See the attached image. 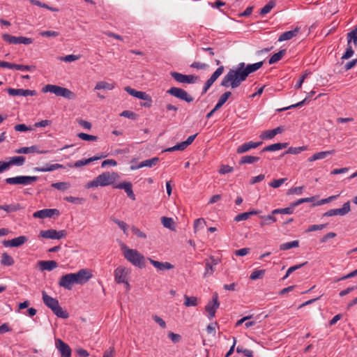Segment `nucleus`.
I'll use <instances>...</instances> for the list:
<instances>
[{
	"label": "nucleus",
	"mask_w": 357,
	"mask_h": 357,
	"mask_svg": "<svg viewBox=\"0 0 357 357\" xmlns=\"http://www.w3.org/2000/svg\"><path fill=\"white\" fill-rule=\"evenodd\" d=\"M326 224H321V225H312L309 226L307 229L306 230L307 232H311L317 230H321L324 229L326 227Z\"/></svg>",
	"instance_id": "69168bd1"
},
{
	"label": "nucleus",
	"mask_w": 357,
	"mask_h": 357,
	"mask_svg": "<svg viewBox=\"0 0 357 357\" xmlns=\"http://www.w3.org/2000/svg\"><path fill=\"white\" fill-rule=\"evenodd\" d=\"M231 96V91H226L219 98L218 101V104L220 105V106H222L228 100V98Z\"/></svg>",
	"instance_id": "052dcab7"
},
{
	"label": "nucleus",
	"mask_w": 357,
	"mask_h": 357,
	"mask_svg": "<svg viewBox=\"0 0 357 357\" xmlns=\"http://www.w3.org/2000/svg\"><path fill=\"white\" fill-rule=\"evenodd\" d=\"M128 271L126 268L119 266L114 271V278L116 282L121 284L124 283L126 280Z\"/></svg>",
	"instance_id": "5701e85b"
},
{
	"label": "nucleus",
	"mask_w": 357,
	"mask_h": 357,
	"mask_svg": "<svg viewBox=\"0 0 357 357\" xmlns=\"http://www.w3.org/2000/svg\"><path fill=\"white\" fill-rule=\"evenodd\" d=\"M28 238L25 236H20L11 240H3L2 244L5 247H20L26 243Z\"/></svg>",
	"instance_id": "dca6fc26"
},
{
	"label": "nucleus",
	"mask_w": 357,
	"mask_h": 357,
	"mask_svg": "<svg viewBox=\"0 0 357 357\" xmlns=\"http://www.w3.org/2000/svg\"><path fill=\"white\" fill-rule=\"evenodd\" d=\"M120 116L130 119H136L137 114L130 110H124L120 114Z\"/></svg>",
	"instance_id": "0e129e2a"
},
{
	"label": "nucleus",
	"mask_w": 357,
	"mask_h": 357,
	"mask_svg": "<svg viewBox=\"0 0 357 357\" xmlns=\"http://www.w3.org/2000/svg\"><path fill=\"white\" fill-rule=\"evenodd\" d=\"M204 262L205 272L204 273V277H208L213 275L215 271L213 266L218 265L220 262V259L215 258L213 256H211L208 259H206Z\"/></svg>",
	"instance_id": "4468645a"
},
{
	"label": "nucleus",
	"mask_w": 357,
	"mask_h": 357,
	"mask_svg": "<svg viewBox=\"0 0 357 357\" xmlns=\"http://www.w3.org/2000/svg\"><path fill=\"white\" fill-rule=\"evenodd\" d=\"M295 206H293V202L290 204L289 207L284 208H277L272 211L273 215L277 214H292L294 212V208Z\"/></svg>",
	"instance_id": "4c0bfd02"
},
{
	"label": "nucleus",
	"mask_w": 357,
	"mask_h": 357,
	"mask_svg": "<svg viewBox=\"0 0 357 357\" xmlns=\"http://www.w3.org/2000/svg\"><path fill=\"white\" fill-rule=\"evenodd\" d=\"M38 266L41 271H51L57 267V262L54 260L39 261Z\"/></svg>",
	"instance_id": "a878e982"
},
{
	"label": "nucleus",
	"mask_w": 357,
	"mask_h": 357,
	"mask_svg": "<svg viewBox=\"0 0 357 357\" xmlns=\"http://www.w3.org/2000/svg\"><path fill=\"white\" fill-rule=\"evenodd\" d=\"M299 246V241L298 240L293 241L291 242H287L282 243L280 245V250H287L291 248H298Z\"/></svg>",
	"instance_id": "37998d69"
},
{
	"label": "nucleus",
	"mask_w": 357,
	"mask_h": 357,
	"mask_svg": "<svg viewBox=\"0 0 357 357\" xmlns=\"http://www.w3.org/2000/svg\"><path fill=\"white\" fill-rule=\"evenodd\" d=\"M105 157H106V155H100L99 156L95 155V156L89 158L88 159H82V160H77L74 164L68 163L67 166L70 168H73V167L79 168L82 166L87 165L91 162L100 160Z\"/></svg>",
	"instance_id": "f3484780"
},
{
	"label": "nucleus",
	"mask_w": 357,
	"mask_h": 357,
	"mask_svg": "<svg viewBox=\"0 0 357 357\" xmlns=\"http://www.w3.org/2000/svg\"><path fill=\"white\" fill-rule=\"evenodd\" d=\"M219 306L220 303L218 301V296L217 293H215L213 295L212 300L210 301L205 306V310L208 313L209 319L211 320L215 317L216 310L219 307Z\"/></svg>",
	"instance_id": "9d476101"
},
{
	"label": "nucleus",
	"mask_w": 357,
	"mask_h": 357,
	"mask_svg": "<svg viewBox=\"0 0 357 357\" xmlns=\"http://www.w3.org/2000/svg\"><path fill=\"white\" fill-rule=\"evenodd\" d=\"M187 146H188L187 144L185 142H182L172 147L168 148L166 149V151L173 152L175 151H183L185 148H187Z\"/></svg>",
	"instance_id": "603ef678"
},
{
	"label": "nucleus",
	"mask_w": 357,
	"mask_h": 357,
	"mask_svg": "<svg viewBox=\"0 0 357 357\" xmlns=\"http://www.w3.org/2000/svg\"><path fill=\"white\" fill-rule=\"evenodd\" d=\"M167 93L188 103L194 101V98L181 88L173 86L167 90Z\"/></svg>",
	"instance_id": "423d86ee"
},
{
	"label": "nucleus",
	"mask_w": 357,
	"mask_h": 357,
	"mask_svg": "<svg viewBox=\"0 0 357 357\" xmlns=\"http://www.w3.org/2000/svg\"><path fill=\"white\" fill-rule=\"evenodd\" d=\"M114 188L124 190L130 199L135 200V195L132 190V184L131 182L124 181L119 183V184L114 185Z\"/></svg>",
	"instance_id": "a211bd4d"
},
{
	"label": "nucleus",
	"mask_w": 357,
	"mask_h": 357,
	"mask_svg": "<svg viewBox=\"0 0 357 357\" xmlns=\"http://www.w3.org/2000/svg\"><path fill=\"white\" fill-rule=\"evenodd\" d=\"M60 214L59 211L56 208H45L36 211L33 216L36 218H52L53 215L58 216Z\"/></svg>",
	"instance_id": "2eb2a0df"
},
{
	"label": "nucleus",
	"mask_w": 357,
	"mask_h": 357,
	"mask_svg": "<svg viewBox=\"0 0 357 357\" xmlns=\"http://www.w3.org/2000/svg\"><path fill=\"white\" fill-rule=\"evenodd\" d=\"M284 128L282 126L277 127L273 130H268L262 132L261 138L262 139H269L273 138L276 135L283 132Z\"/></svg>",
	"instance_id": "393cba45"
},
{
	"label": "nucleus",
	"mask_w": 357,
	"mask_h": 357,
	"mask_svg": "<svg viewBox=\"0 0 357 357\" xmlns=\"http://www.w3.org/2000/svg\"><path fill=\"white\" fill-rule=\"evenodd\" d=\"M115 349L114 347H110L109 349L104 351L102 357H114Z\"/></svg>",
	"instance_id": "774afa93"
},
{
	"label": "nucleus",
	"mask_w": 357,
	"mask_h": 357,
	"mask_svg": "<svg viewBox=\"0 0 357 357\" xmlns=\"http://www.w3.org/2000/svg\"><path fill=\"white\" fill-rule=\"evenodd\" d=\"M68 275H70L73 284H84L92 277L90 272L84 268L80 269L77 273H68Z\"/></svg>",
	"instance_id": "39448f33"
},
{
	"label": "nucleus",
	"mask_w": 357,
	"mask_h": 357,
	"mask_svg": "<svg viewBox=\"0 0 357 357\" xmlns=\"http://www.w3.org/2000/svg\"><path fill=\"white\" fill-rule=\"evenodd\" d=\"M25 158L24 156H14L9 159V164L10 165L22 166L25 162Z\"/></svg>",
	"instance_id": "ea45409f"
},
{
	"label": "nucleus",
	"mask_w": 357,
	"mask_h": 357,
	"mask_svg": "<svg viewBox=\"0 0 357 357\" xmlns=\"http://www.w3.org/2000/svg\"><path fill=\"white\" fill-rule=\"evenodd\" d=\"M298 31H299V28H298V27L294 29V30L285 31L280 36V37L278 38V41L282 42L284 40H290V39L293 38L294 36H296L297 35V33H298Z\"/></svg>",
	"instance_id": "c756f323"
},
{
	"label": "nucleus",
	"mask_w": 357,
	"mask_h": 357,
	"mask_svg": "<svg viewBox=\"0 0 357 357\" xmlns=\"http://www.w3.org/2000/svg\"><path fill=\"white\" fill-rule=\"evenodd\" d=\"M149 260L155 268L160 271L170 270L174 268V266L171 264L169 262H160L158 261L153 260L151 258H149Z\"/></svg>",
	"instance_id": "c85d7f7f"
},
{
	"label": "nucleus",
	"mask_w": 357,
	"mask_h": 357,
	"mask_svg": "<svg viewBox=\"0 0 357 357\" xmlns=\"http://www.w3.org/2000/svg\"><path fill=\"white\" fill-rule=\"evenodd\" d=\"M170 75L175 81L181 84H194L199 79L196 75H183L178 72H171Z\"/></svg>",
	"instance_id": "0eeeda50"
},
{
	"label": "nucleus",
	"mask_w": 357,
	"mask_h": 357,
	"mask_svg": "<svg viewBox=\"0 0 357 357\" xmlns=\"http://www.w3.org/2000/svg\"><path fill=\"white\" fill-rule=\"evenodd\" d=\"M58 284L60 287H63L64 289L68 290H71L74 285L70 275H68V273L62 275L60 278Z\"/></svg>",
	"instance_id": "bb28decb"
},
{
	"label": "nucleus",
	"mask_w": 357,
	"mask_h": 357,
	"mask_svg": "<svg viewBox=\"0 0 357 357\" xmlns=\"http://www.w3.org/2000/svg\"><path fill=\"white\" fill-rule=\"evenodd\" d=\"M43 93H52L56 96L65 98L68 100H73L75 98V94L70 89L54 84H47L42 89Z\"/></svg>",
	"instance_id": "7ed1b4c3"
},
{
	"label": "nucleus",
	"mask_w": 357,
	"mask_h": 357,
	"mask_svg": "<svg viewBox=\"0 0 357 357\" xmlns=\"http://www.w3.org/2000/svg\"><path fill=\"white\" fill-rule=\"evenodd\" d=\"M265 273V270H255L250 275V279L255 280L259 278H262Z\"/></svg>",
	"instance_id": "5fc2aeb1"
},
{
	"label": "nucleus",
	"mask_w": 357,
	"mask_h": 357,
	"mask_svg": "<svg viewBox=\"0 0 357 357\" xmlns=\"http://www.w3.org/2000/svg\"><path fill=\"white\" fill-rule=\"evenodd\" d=\"M65 166L61 164H47L45 167H36L33 168V171L39 172H52L59 169H64Z\"/></svg>",
	"instance_id": "b1692460"
},
{
	"label": "nucleus",
	"mask_w": 357,
	"mask_h": 357,
	"mask_svg": "<svg viewBox=\"0 0 357 357\" xmlns=\"http://www.w3.org/2000/svg\"><path fill=\"white\" fill-rule=\"evenodd\" d=\"M38 179V177L36 176H17L6 178L5 182L9 185H28L37 181Z\"/></svg>",
	"instance_id": "20e7f679"
},
{
	"label": "nucleus",
	"mask_w": 357,
	"mask_h": 357,
	"mask_svg": "<svg viewBox=\"0 0 357 357\" xmlns=\"http://www.w3.org/2000/svg\"><path fill=\"white\" fill-rule=\"evenodd\" d=\"M79 138L85 141H96L97 140V137L95 135H89L84 132H80L77 134Z\"/></svg>",
	"instance_id": "bf43d9fd"
},
{
	"label": "nucleus",
	"mask_w": 357,
	"mask_h": 357,
	"mask_svg": "<svg viewBox=\"0 0 357 357\" xmlns=\"http://www.w3.org/2000/svg\"><path fill=\"white\" fill-rule=\"evenodd\" d=\"M162 225L167 229L174 230V222L172 218L162 217L161 218Z\"/></svg>",
	"instance_id": "c03bdc74"
},
{
	"label": "nucleus",
	"mask_w": 357,
	"mask_h": 357,
	"mask_svg": "<svg viewBox=\"0 0 357 357\" xmlns=\"http://www.w3.org/2000/svg\"><path fill=\"white\" fill-rule=\"evenodd\" d=\"M7 92L10 96H36L37 94L36 91L35 90H29V89H13L8 88L7 89Z\"/></svg>",
	"instance_id": "6ab92c4d"
},
{
	"label": "nucleus",
	"mask_w": 357,
	"mask_h": 357,
	"mask_svg": "<svg viewBox=\"0 0 357 357\" xmlns=\"http://www.w3.org/2000/svg\"><path fill=\"white\" fill-rule=\"evenodd\" d=\"M206 225V222L204 218L196 219L194 222V229L196 232L197 230L202 229Z\"/></svg>",
	"instance_id": "680f3d73"
},
{
	"label": "nucleus",
	"mask_w": 357,
	"mask_h": 357,
	"mask_svg": "<svg viewBox=\"0 0 357 357\" xmlns=\"http://www.w3.org/2000/svg\"><path fill=\"white\" fill-rule=\"evenodd\" d=\"M15 261L13 258L8 253L3 252L1 257V264L3 266H10L14 264Z\"/></svg>",
	"instance_id": "e433bc0d"
},
{
	"label": "nucleus",
	"mask_w": 357,
	"mask_h": 357,
	"mask_svg": "<svg viewBox=\"0 0 357 357\" xmlns=\"http://www.w3.org/2000/svg\"><path fill=\"white\" fill-rule=\"evenodd\" d=\"M185 302L184 305L186 307L197 306V298L195 296H184Z\"/></svg>",
	"instance_id": "49530a36"
},
{
	"label": "nucleus",
	"mask_w": 357,
	"mask_h": 357,
	"mask_svg": "<svg viewBox=\"0 0 357 357\" xmlns=\"http://www.w3.org/2000/svg\"><path fill=\"white\" fill-rule=\"evenodd\" d=\"M43 301L45 305L52 310L59 304L57 299L47 295L45 291H43Z\"/></svg>",
	"instance_id": "cd10ccee"
},
{
	"label": "nucleus",
	"mask_w": 357,
	"mask_h": 357,
	"mask_svg": "<svg viewBox=\"0 0 357 357\" xmlns=\"http://www.w3.org/2000/svg\"><path fill=\"white\" fill-rule=\"evenodd\" d=\"M314 93H315V92L314 91H310L308 93L307 96L304 100H303L302 101H301V102H298L296 104H294V105H291L290 106L284 107V108L278 109L277 111L278 112H282V111H285V110H287V109H291V108L301 107V106H303L305 103V102L308 100V98H311Z\"/></svg>",
	"instance_id": "f704fd0d"
},
{
	"label": "nucleus",
	"mask_w": 357,
	"mask_h": 357,
	"mask_svg": "<svg viewBox=\"0 0 357 357\" xmlns=\"http://www.w3.org/2000/svg\"><path fill=\"white\" fill-rule=\"evenodd\" d=\"M3 40L9 44H24L29 45L33 43V40L31 38H26L24 36H14L8 33H3L2 35Z\"/></svg>",
	"instance_id": "6e6552de"
},
{
	"label": "nucleus",
	"mask_w": 357,
	"mask_h": 357,
	"mask_svg": "<svg viewBox=\"0 0 357 357\" xmlns=\"http://www.w3.org/2000/svg\"><path fill=\"white\" fill-rule=\"evenodd\" d=\"M52 312L54 314H56L58 317L62 319H67L69 317L68 313L63 310V308L58 304L53 310Z\"/></svg>",
	"instance_id": "79ce46f5"
},
{
	"label": "nucleus",
	"mask_w": 357,
	"mask_h": 357,
	"mask_svg": "<svg viewBox=\"0 0 357 357\" xmlns=\"http://www.w3.org/2000/svg\"><path fill=\"white\" fill-rule=\"evenodd\" d=\"M22 208L23 207L20 204L0 205V210H3L8 213L16 212Z\"/></svg>",
	"instance_id": "7c9ffc66"
},
{
	"label": "nucleus",
	"mask_w": 357,
	"mask_h": 357,
	"mask_svg": "<svg viewBox=\"0 0 357 357\" xmlns=\"http://www.w3.org/2000/svg\"><path fill=\"white\" fill-rule=\"evenodd\" d=\"M115 87V83H109L105 81L98 82L95 86L94 90H112Z\"/></svg>",
	"instance_id": "473e14b6"
},
{
	"label": "nucleus",
	"mask_w": 357,
	"mask_h": 357,
	"mask_svg": "<svg viewBox=\"0 0 357 357\" xmlns=\"http://www.w3.org/2000/svg\"><path fill=\"white\" fill-rule=\"evenodd\" d=\"M335 153V150L327 151H321L317 152L313 154L311 157L308 158L309 162H313L317 160H321L326 158L329 155H332Z\"/></svg>",
	"instance_id": "2f4dec72"
},
{
	"label": "nucleus",
	"mask_w": 357,
	"mask_h": 357,
	"mask_svg": "<svg viewBox=\"0 0 357 357\" xmlns=\"http://www.w3.org/2000/svg\"><path fill=\"white\" fill-rule=\"evenodd\" d=\"M70 185L66 182H58L52 183V187L59 190L65 191L70 188Z\"/></svg>",
	"instance_id": "8fccbe9b"
},
{
	"label": "nucleus",
	"mask_w": 357,
	"mask_h": 357,
	"mask_svg": "<svg viewBox=\"0 0 357 357\" xmlns=\"http://www.w3.org/2000/svg\"><path fill=\"white\" fill-rule=\"evenodd\" d=\"M275 215L271 214L268 215H261L260 216V219L261 220L260 222V225L261 227H264L266 225H271L273 222L277 221L276 218L274 216Z\"/></svg>",
	"instance_id": "c9c22d12"
},
{
	"label": "nucleus",
	"mask_w": 357,
	"mask_h": 357,
	"mask_svg": "<svg viewBox=\"0 0 357 357\" xmlns=\"http://www.w3.org/2000/svg\"><path fill=\"white\" fill-rule=\"evenodd\" d=\"M234 170L232 167L226 165H222L219 169V173L220 174H225L227 173H230Z\"/></svg>",
	"instance_id": "338daca9"
},
{
	"label": "nucleus",
	"mask_w": 357,
	"mask_h": 357,
	"mask_svg": "<svg viewBox=\"0 0 357 357\" xmlns=\"http://www.w3.org/2000/svg\"><path fill=\"white\" fill-rule=\"evenodd\" d=\"M51 152V151L49 150H40L37 146H31L29 147H21L18 149L15 150V153H23V154H27L30 153H36L38 154H45Z\"/></svg>",
	"instance_id": "aec40b11"
},
{
	"label": "nucleus",
	"mask_w": 357,
	"mask_h": 357,
	"mask_svg": "<svg viewBox=\"0 0 357 357\" xmlns=\"http://www.w3.org/2000/svg\"><path fill=\"white\" fill-rule=\"evenodd\" d=\"M159 161H160L159 158L154 157V158L142 161L136 166H131L130 168H131V169L134 170V169H140V168L145 167H153L155 166L158 163Z\"/></svg>",
	"instance_id": "4be33fe9"
},
{
	"label": "nucleus",
	"mask_w": 357,
	"mask_h": 357,
	"mask_svg": "<svg viewBox=\"0 0 357 357\" xmlns=\"http://www.w3.org/2000/svg\"><path fill=\"white\" fill-rule=\"evenodd\" d=\"M307 262L305 261L303 264H298V265H295V266H291L290 268H289L287 271V273H286V275L283 277V280H285L286 278H287L289 277V275L292 273L294 271L301 268V267H303L305 264H306Z\"/></svg>",
	"instance_id": "4d7b16f0"
},
{
	"label": "nucleus",
	"mask_w": 357,
	"mask_h": 357,
	"mask_svg": "<svg viewBox=\"0 0 357 357\" xmlns=\"http://www.w3.org/2000/svg\"><path fill=\"white\" fill-rule=\"evenodd\" d=\"M307 149V146H298V147H289L285 152V154H293L296 155L302 151H306Z\"/></svg>",
	"instance_id": "a18cd8bd"
},
{
	"label": "nucleus",
	"mask_w": 357,
	"mask_h": 357,
	"mask_svg": "<svg viewBox=\"0 0 357 357\" xmlns=\"http://www.w3.org/2000/svg\"><path fill=\"white\" fill-rule=\"evenodd\" d=\"M117 174L114 172L110 174L109 172H103L102 174L98 175L97 178V181L100 186H107L112 184Z\"/></svg>",
	"instance_id": "f8f14e48"
},
{
	"label": "nucleus",
	"mask_w": 357,
	"mask_h": 357,
	"mask_svg": "<svg viewBox=\"0 0 357 357\" xmlns=\"http://www.w3.org/2000/svg\"><path fill=\"white\" fill-rule=\"evenodd\" d=\"M259 157H257V156H253V155H244L243 156L240 161H239V164L240 165H243V164H252V163H255L257 161H259Z\"/></svg>",
	"instance_id": "a19ab883"
},
{
	"label": "nucleus",
	"mask_w": 357,
	"mask_h": 357,
	"mask_svg": "<svg viewBox=\"0 0 357 357\" xmlns=\"http://www.w3.org/2000/svg\"><path fill=\"white\" fill-rule=\"evenodd\" d=\"M224 66H220L218 67L215 71L211 75V76L209 77V80L213 84L216 79L223 73L224 72Z\"/></svg>",
	"instance_id": "de8ad7c7"
},
{
	"label": "nucleus",
	"mask_w": 357,
	"mask_h": 357,
	"mask_svg": "<svg viewBox=\"0 0 357 357\" xmlns=\"http://www.w3.org/2000/svg\"><path fill=\"white\" fill-rule=\"evenodd\" d=\"M262 144V142H245L241 146H239L236 149V153L238 154H241L248 151L252 149H256Z\"/></svg>",
	"instance_id": "412c9836"
},
{
	"label": "nucleus",
	"mask_w": 357,
	"mask_h": 357,
	"mask_svg": "<svg viewBox=\"0 0 357 357\" xmlns=\"http://www.w3.org/2000/svg\"><path fill=\"white\" fill-rule=\"evenodd\" d=\"M354 54V51L352 49V47L351 46V44H347V47L346 49V52L344 53V54L342 56V59L347 60L351 58Z\"/></svg>",
	"instance_id": "13d9d810"
},
{
	"label": "nucleus",
	"mask_w": 357,
	"mask_h": 357,
	"mask_svg": "<svg viewBox=\"0 0 357 357\" xmlns=\"http://www.w3.org/2000/svg\"><path fill=\"white\" fill-rule=\"evenodd\" d=\"M275 6V1H268V3L260 10L259 14L261 15H265L268 13Z\"/></svg>",
	"instance_id": "3c124183"
},
{
	"label": "nucleus",
	"mask_w": 357,
	"mask_h": 357,
	"mask_svg": "<svg viewBox=\"0 0 357 357\" xmlns=\"http://www.w3.org/2000/svg\"><path fill=\"white\" fill-rule=\"evenodd\" d=\"M263 61H259L248 64L246 66L243 62L238 63L236 69L229 70L222 79L220 85L226 88L231 86V89L238 87L250 73L259 70L263 66Z\"/></svg>",
	"instance_id": "f257e3e1"
},
{
	"label": "nucleus",
	"mask_w": 357,
	"mask_h": 357,
	"mask_svg": "<svg viewBox=\"0 0 357 357\" xmlns=\"http://www.w3.org/2000/svg\"><path fill=\"white\" fill-rule=\"evenodd\" d=\"M55 347L59 352L61 357H71L72 350L70 347L62 340L59 338L55 340Z\"/></svg>",
	"instance_id": "ddd939ff"
},
{
	"label": "nucleus",
	"mask_w": 357,
	"mask_h": 357,
	"mask_svg": "<svg viewBox=\"0 0 357 357\" xmlns=\"http://www.w3.org/2000/svg\"><path fill=\"white\" fill-rule=\"evenodd\" d=\"M125 259L132 265L142 268L145 266V258L138 250L130 249L126 245L121 247Z\"/></svg>",
	"instance_id": "f03ea898"
},
{
	"label": "nucleus",
	"mask_w": 357,
	"mask_h": 357,
	"mask_svg": "<svg viewBox=\"0 0 357 357\" xmlns=\"http://www.w3.org/2000/svg\"><path fill=\"white\" fill-rule=\"evenodd\" d=\"M288 146V144L287 143H276V144H271L269 146H267L266 147H264L261 152H264V151H278V150H281L282 149H284L286 147H287Z\"/></svg>",
	"instance_id": "72a5a7b5"
},
{
	"label": "nucleus",
	"mask_w": 357,
	"mask_h": 357,
	"mask_svg": "<svg viewBox=\"0 0 357 357\" xmlns=\"http://www.w3.org/2000/svg\"><path fill=\"white\" fill-rule=\"evenodd\" d=\"M236 352L238 354H243L246 357H252L254 352L252 350L245 349L242 346H238L236 348Z\"/></svg>",
	"instance_id": "864d4df0"
},
{
	"label": "nucleus",
	"mask_w": 357,
	"mask_h": 357,
	"mask_svg": "<svg viewBox=\"0 0 357 357\" xmlns=\"http://www.w3.org/2000/svg\"><path fill=\"white\" fill-rule=\"evenodd\" d=\"M67 236V231L66 230H55V229H47L42 230L40 232V236L44 238L50 239H61L65 238Z\"/></svg>",
	"instance_id": "1a4fd4ad"
},
{
	"label": "nucleus",
	"mask_w": 357,
	"mask_h": 357,
	"mask_svg": "<svg viewBox=\"0 0 357 357\" xmlns=\"http://www.w3.org/2000/svg\"><path fill=\"white\" fill-rule=\"evenodd\" d=\"M351 211L350 202H345L340 208H333L327 211L324 213V216L331 217L334 215L344 216Z\"/></svg>",
	"instance_id": "9b49d317"
},
{
	"label": "nucleus",
	"mask_w": 357,
	"mask_h": 357,
	"mask_svg": "<svg viewBox=\"0 0 357 357\" xmlns=\"http://www.w3.org/2000/svg\"><path fill=\"white\" fill-rule=\"evenodd\" d=\"M13 69H15L17 70H27V71L33 70L36 68L34 66H27V65L15 64V63H13Z\"/></svg>",
	"instance_id": "6e6d98bb"
},
{
	"label": "nucleus",
	"mask_w": 357,
	"mask_h": 357,
	"mask_svg": "<svg viewBox=\"0 0 357 357\" xmlns=\"http://www.w3.org/2000/svg\"><path fill=\"white\" fill-rule=\"evenodd\" d=\"M286 54V50H281L278 52L274 54L269 59L268 63L273 64L281 60L283 56Z\"/></svg>",
	"instance_id": "58836bf2"
},
{
	"label": "nucleus",
	"mask_w": 357,
	"mask_h": 357,
	"mask_svg": "<svg viewBox=\"0 0 357 357\" xmlns=\"http://www.w3.org/2000/svg\"><path fill=\"white\" fill-rule=\"evenodd\" d=\"M224 66H220L218 67L215 71L211 75V76L209 77V80L213 84L216 79L223 73L224 72Z\"/></svg>",
	"instance_id": "09e8293b"
},
{
	"label": "nucleus",
	"mask_w": 357,
	"mask_h": 357,
	"mask_svg": "<svg viewBox=\"0 0 357 357\" xmlns=\"http://www.w3.org/2000/svg\"><path fill=\"white\" fill-rule=\"evenodd\" d=\"M286 181H287V178L275 179L269 183V185L273 188H278L280 186H281Z\"/></svg>",
	"instance_id": "e2e57ef3"
}]
</instances>
